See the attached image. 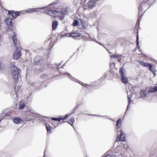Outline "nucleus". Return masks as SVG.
Wrapping results in <instances>:
<instances>
[{
	"instance_id": "31",
	"label": "nucleus",
	"mask_w": 157,
	"mask_h": 157,
	"mask_svg": "<svg viewBox=\"0 0 157 157\" xmlns=\"http://www.w3.org/2000/svg\"><path fill=\"white\" fill-rule=\"evenodd\" d=\"M87 34L88 35H89L90 36V40H93V41H94V42H95L96 43H98L99 44H101V43H98V42L97 40H95L94 38L91 37V36L89 34Z\"/></svg>"
},
{
	"instance_id": "13",
	"label": "nucleus",
	"mask_w": 157,
	"mask_h": 157,
	"mask_svg": "<svg viewBox=\"0 0 157 157\" xmlns=\"http://www.w3.org/2000/svg\"><path fill=\"white\" fill-rule=\"evenodd\" d=\"M120 144L121 145V147H122V151H127L128 148V147L127 145L126 144H123L121 142H120Z\"/></svg>"
},
{
	"instance_id": "37",
	"label": "nucleus",
	"mask_w": 157,
	"mask_h": 157,
	"mask_svg": "<svg viewBox=\"0 0 157 157\" xmlns=\"http://www.w3.org/2000/svg\"><path fill=\"white\" fill-rule=\"evenodd\" d=\"M14 12V11L13 10H9L8 11V14L9 15L11 14L12 16V13H13V12Z\"/></svg>"
},
{
	"instance_id": "19",
	"label": "nucleus",
	"mask_w": 157,
	"mask_h": 157,
	"mask_svg": "<svg viewBox=\"0 0 157 157\" xmlns=\"http://www.w3.org/2000/svg\"><path fill=\"white\" fill-rule=\"evenodd\" d=\"M20 15V13L17 11H14L12 14V17L13 18L15 19L17 18V17Z\"/></svg>"
},
{
	"instance_id": "41",
	"label": "nucleus",
	"mask_w": 157,
	"mask_h": 157,
	"mask_svg": "<svg viewBox=\"0 0 157 157\" xmlns=\"http://www.w3.org/2000/svg\"><path fill=\"white\" fill-rule=\"evenodd\" d=\"M62 63V62H61L60 63H59V64H55V65L56 66H60L61 63Z\"/></svg>"
},
{
	"instance_id": "40",
	"label": "nucleus",
	"mask_w": 157,
	"mask_h": 157,
	"mask_svg": "<svg viewBox=\"0 0 157 157\" xmlns=\"http://www.w3.org/2000/svg\"><path fill=\"white\" fill-rule=\"evenodd\" d=\"M89 115H92V116H98V117H104V116H100V115H90V114H89Z\"/></svg>"
},
{
	"instance_id": "35",
	"label": "nucleus",
	"mask_w": 157,
	"mask_h": 157,
	"mask_svg": "<svg viewBox=\"0 0 157 157\" xmlns=\"http://www.w3.org/2000/svg\"><path fill=\"white\" fill-rule=\"evenodd\" d=\"M70 115H71L70 114H67L65 115L64 117H63V116H62L63 120H65Z\"/></svg>"
},
{
	"instance_id": "4",
	"label": "nucleus",
	"mask_w": 157,
	"mask_h": 157,
	"mask_svg": "<svg viewBox=\"0 0 157 157\" xmlns=\"http://www.w3.org/2000/svg\"><path fill=\"white\" fill-rule=\"evenodd\" d=\"M44 12L48 15H50L52 17H58L60 13L56 10H52L51 9H48L44 10Z\"/></svg>"
},
{
	"instance_id": "50",
	"label": "nucleus",
	"mask_w": 157,
	"mask_h": 157,
	"mask_svg": "<svg viewBox=\"0 0 157 157\" xmlns=\"http://www.w3.org/2000/svg\"><path fill=\"white\" fill-rule=\"evenodd\" d=\"M65 73H63V75H65Z\"/></svg>"
},
{
	"instance_id": "27",
	"label": "nucleus",
	"mask_w": 157,
	"mask_h": 157,
	"mask_svg": "<svg viewBox=\"0 0 157 157\" xmlns=\"http://www.w3.org/2000/svg\"><path fill=\"white\" fill-rule=\"evenodd\" d=\"M101 157H117V155H110L108 154H107L104 156H101Z\"/></svg>"
},
{
	"instance_id": "15",
	"label": "nucleus",
	"mask_w": 157,
	"mask_h": 157,
	"mask_svg": "<svg viewBox=\"0 0 157 157\" xmlns=\"http://www.w3.org/2000/svg\"><path fill=\"white\" fill-rule=\"evenodd\" d=\"M12 19L11 18H8L5 20V22L6 24L8 26H11L12 25Z\"/></svg>"
},
{
	"instance_id": "21",
	"label": "nucleus",
	"mask_w": 157,
	"mask_h": 157,
	"mask_svg": "<svg viewBox=\"0 0 157 157\" xmlns=\"http://www.w3.org/2000/svg\"><path fill=\"white\" fill-rule=\"evenodd\" d=\"M46 126L47 131L48 133L51 132V127L50 124H46Z\"/></svg>"
},
{
	"instance_id": "28",
	"label": "nucleus",
	"mask_w": 157,
	"mask_h": 157,
	"mask_svg": "<svg viewBox=\"0 0 157 157\" xmlns=\"http://www.w3.org/2000/svg\"><path fill=\"white\" fill-rule=\"evenodd\" d=\"M78 105H77L72 110V111H71V112L70 113V115H71V114L74 113L76 111V110L78 109Z\"/></svg>"
},
{
	"instance_id": "46",
	"label": "nucleus",
	"mask_w": 157,
	"mask_h": 157,
	"mask_svg": "<svg viewBox=\"0 0 157 157\" xmlns=\"http://www.w3.org/2000/svg\"><path fill=\"white\" fill-rule=\"evenodd\" d=\"M63 65H63L62 66V68H63Z\"/></svg>"
},
{
	"instance_id": "7",
	"label": "nucleus",
	"mask_w": 157,
	"mask_h": 157,
	"mask_svg": "<svg viewBox=\"0 0 157 157\" xmlns=\"http://www.w3.org/2000/svg\"><path fill=\"white\" fill-rule=\"evenodd\" d=\"M48 6H45L40 8H30L27 10L26 11V12L28 13H31L32 12H37L38 11V10H43L44 9H46L48 8Z\"/></svg>"
},
{
	"instance_id": "24",
	"label": "nucleus",
	"mask_w": 157,
	"mask_h": 157,
	"mask_svg": "<svg viewBox=\"0 0 157 157\" xmlns=\"http://www.w3.org/2000/svg\"><path fill=\"white\" fill-rule=\"evenodd\" d=\"M67 8H62L60 10V13L62 15H63L65 14L67 12Z\"/></svg>"
},
{
	"instance_id": "48",
	"label": "nucleus",
	"mask_w": 157,
	"mask_h": 157,
	"mask_svg": "<svg viewBox=\"0 0 157 157\" xmlns=\"http://www.w3.org/2000/svg\"><path fill=\"white\" fill-rule=\"evenodd\" d=\"M61 68V67H59V68H58V71H59V69L60 68Z\"/></svg>"
},
{
	"instance_id": "22",
	"label": "nucleus",
	"mask_w": 157,
	"mask_h": 157,
	"mask_svg": "<svg viewBox=\"0 0 157 157\" xmlns=\"http://www.w3.org/2000/svg\"><path fill=\"white\" fill-rule=\"evenodd\" d=\"M62 116H60L59 118H55V117H52V120H54L56 121H60L61 120H63Z\"/></svg>"
},
{
	"instance_id": "32",
	"label": "nucleus",
	"mask_w": 157,
	"mask_h": 157,
	"mask_svg": "<svg viewBox=\"0 0 157 157\" xmlns=\"http://www.w3.org/2000/svg\"><path fill=\"white\" fill-rule=\"evenodd\" d=\"M154 90L153 87L152 88V87H150L148 91V93H151L152 92H154Z\"/></svg>"
},
{
	"instance_id": "38",
	"label": "nucleus",
	"mask_w": 157,
	"mask_h": 157,
	"mask_svg": "<svg viewBox=\"0 0 157 157\" xmlns=\"http://www.w3.org/2000/svg\"><path fill=\"white\" fill-rule=\"evenodd\" d=\"M48 77V75L47 74H43L42 76H41V78H44L46 77Z\"/></svg>"
},
{
	"instance_id": "53",
	"label": "nucleus",
	"mask_w": 157,
	"mask_h": 157,
	"mask_svg": "<svg viewBox=\"0 0 157 157\" xmlns=\"http://www.w3.org/2000/svg\"><path fill=\"white\" fill-rule=\"evenodd\" d=\"M126 111H127L126 110ZM126 111H125V113H126Z\"/></svg>"
},
{
	"instance_id": "29",
	"label": "nucleus",
	"mask_w": 157,
	"mask_h": 157,
	"mask_svg": "<svg viewBox=\"0 0 157 157\" xmlns=\"http://www.w3.org/2000/svg\"><path fill=\"white\" fill-rule=\"evenodd\" d=\"M139 36L138 35H137L136 36V45H137V47L139 49L140 47L139 46Z\"/></svg>"
},
{
	"instance_id": "14",
	"label": "nucleus",
	"mask_w": 157,
	"mask_h": 157,
	"mask_svg": "<svg viewBox=\"0 0 157 157\" xmlns=\"http://www.w3.org/2000/svg\"><path fill=\"white\" fill-rule=\"evenodd\" d=\"M141 98L144 99H145L147 96V94L145 90H141L140 92Z\"/></svg>"
},
{
	"instance_id": "10",
	"label": "nucleus",
	"mask_w": 157,
	"mask_h": 157,
	"mask_svg": "<svg viewBox=\"0 0 157 157\" xmlns=\"http://www.w3.org/2000/svg\"><path fill=\"white\" fill-rule=\"evenodd\" d=\"M122 125V121L121 119V118L118 119L117 121L116 126L117 130L118 132L122 131L121 128Z\"/></svg>"
},
{
	"instance_id": "8",
	"label": "nucleus",
	"mask_w": 157,
	"mask_h": 157,
	"mask_svg": "<svg viewBox=\"0 0 157 157\" xmlns=\"http://www.w3.org/2000/svg\"><path fill=\"white\" fill-rule=\"evenodd\" d=\"M42 57L40 56H37L34 59V63L35 65H39L42 63Z\"/></svg>"
},
{
	"instance_id": "9",
	"label": "nucleus",
	"mask_w": 157,
	"mask_h": 157,
	"mask_svg": "<svg viewBox=\"0 0 157 157\" xmlns=\"http://www.w3.org/2000/svg\"><path fill=\"white\" fill-rule=\"evenodd\" d=\"M66 73L67 74V75L70 78L71 80L75 81V82H78L79 83V84H81L82 86H83L85 87L87 85L86 84H84L83 83H82L80 82L79 81L78 79H76L71 76L70 74L69 73H67V72H66Z\"/></svg>"
},
{
	"instance_id": "3",
	"label": "nucleus",
	"mask_w": 157,
	"mask_h": 157,
	"mask_svg": "<svg viewBox=\"0 0 157 157\" xmlns=\"http://www.w3.org/2000/svg\"><path fill=\"white\" fill-rule=\"evenodd\" d=\"M125 70L124 68L121 67L119 70V73L120 76L121 78V80L122 82L126 84L128 82V79L127 78L125 75Z\"/></svg>"
},
{
	"instance_id": "51",
	"label": "nucleus",
	"mask_w": 157,
	"mask_h": 157,
	"mask_svg": "<svg viewBox=\"0 0 157 157\" xmlns=\"http://www.w3.org/2000/svg\"><path fill=\"white\" fill-rule=\"evenodd\" d=\"M53 46V45H52V46H51V48L52 47V46Z\"/></svg>"
},
{
	"instance_id": "30",
	"label": "nucleus",
	"mask_w": 157,
	"mask_h": 157,
	"mask_svg": "<svg viewBox=\"0 0 157 157\" xmlns=\"http://www.w3.org/2000/svg\"><path fill=\"white\" fill-rule=\"evenodd\" d=\"M71 123H70L69 122H67L69 124H71V126H72V124L74 123L75 122V118L74 117H72L71 118L70 120Z\"/></svg>"
},
{
	"instance_id": "17",
	"label": "nucleus",
	"mask_w": 157,
	"mask_h": 157,
	"mask_svg": "<svg viewBox=\"0 0 157 157\" xmlns=\"http://www.w3.org/2000/svg\"><path fill=\"white\" fill-rule=\"evenodd\" d=\"M95 2L94 1H90L87 3L88 6L91 7H93L95 6Z\"/></svg>"
},
{
	"instance_id": "44",
	"label": "nucleus",
	"mask_w": 157,
	"mask_h": 157,
	"mask_svg": "<svg viewBox=\"0 0 157 157\" xmlns=\"http://www.w3.org/2000/svg\"><path fill=\"white\" fill-rule=\"evenodd\" d=\"M64 18V17H60V19L61 20H63V19Z\"/></svg>"
},
{
	"instance_id": "5",
	"label": "nucleus",
	"mask_w": 157,
	"mask_h": 157,
	"mask_svg": "<svg viewBox=\"0 0 157 157\" xmlns=\"http://www.w3.org/2000/svg\"><path fill=\"white\" fill-rule=\"evenodd\" d=\"M121 132L117 138L116 139V140L115 142L116 143L117 142L121 141H125V136L124 133L122 131H120Z\"/></svg>"
},
{
	"instance_id": "25",
	"label": "nucleus",
	"mask_w": 157,
	"mask_h": 157,
	"mask_svg": "<svg viewBox=\"0 0 157 157\" xmlns=\"http://www.w3.org/2000/svg\"><path fill=\"white\" fill-rule=\"evenodd\" d=\"M128 106L126 109V111H127L128 109H129V105L132 101L131 100V98L129 97L128 95Z\"/></svg>"
},
{
	"instance_id": "16",
	"label": "nucleus",
	"mask_w": 157,
	"mask_h": 157,
	"mask_svg": "<svg viewBox=\"0 0 157 157\" xmlns=\"http://www.w3.org/2000/svg\"><path fill=\"white\" fill-rule=\"evenodd\" d=\"M58 25V23L57 21H55L52 23V29L53 30H55Z\"/></svg>"
},
{
	"instance_id": "18",
	"label": "nucleus",
	"mask_w": 157,
	"mask_h": 157,
	"mask_svg": "<svg viewBox=\"0 0 157 157\" xmlns=\"http://www.w3.org/2000/svg\"><path fill=\"white\" fill-rule=\"evenodd\" d=\"M138 62L141 65L145 67H147L150 64L141 61H139Z\"/></svg>"
},
{
	"instance_id": "2",
	"label": "nucleus",
	"mask_w": 157,
	"mask_h": 157,
	"mask_svg": "<svg viewBox=\"0 0 157 157\" xmlns=\"http://www.w3.org/2000/svg\"><path fill=\"white\" fill-rule=\"evenodd\" d=\"M12 72V76L15 81H18L20 77V70L17 68L14 65V63H12L11 67Z\"/></svg>"
},
{
	"instance_id": "26",
	"label": "nucleus",
	"mask_w": 157,
	"mask_h": 157,
	"mask_svg": "<svg viewBox=\"0 0 157 157\" xmlns=\"http://www.w3.org/2000/svg\"><path fill=\"white\" fill-rule=\"evenodd\" d=\"M19 109L20 110L22 109L25 107V105L23 103L20 102L19 105Z\"/></svg>"
},
{
	"instance_id": "6",
	"label": "nucleus",
	"mask_w": 157,
	"mask_h": 157,
	"mask_svg": "<svg viewBox=\"0 0 157 157\" xmlns=\"http://www.w3.org/2000/svg\"><path fill=\"white\" fill-rule=\"evenodd\" d=\"M143 3H141L140 5L139 6V14L138 16V18L137 19V21L136 23V25H139V22L140 21V19L142 16L143 14H142V5Z\"/></svg>"
},
{
	"instance_id": "36",
	"label": "nucleus",
	"mask_w": 157,
	"mask_h": 157,
	"mask_svg": "<svg viewBox=\"0 0 157 157\" xmlns=\"http://www.w3.org/2000/svg\"><path fill=\"white\" fill-rule=\"evenodd\" d=\"M148 67L149 70L151 71H152V69L153 68L152 65L151 64H149V66H148Z\"/></svg>"
},
{
	"instance_id": "23",
	"label": "nucleus",
	"mask_w": 157,
	"mask_h": 157,
	"mask_svg": "<svg viewBox=\"0 0 157 157\" xmlns=\"http://www.w3.org/2000/svg\"><path fill=\"white\" fill-rule=\"evenodd\" d=\"M81 23L82 25L81 28L83 29H85L87 26V24L86 21L83 20L82 21Z\"/></svg>"
},
{
	"instance_id": "11",
	"label": "nucleus",
	"mask_w": 157,
	"mask_h": 157,
	"mask_svg": "<svg viewBox=\"0 0 157 157\" xmlns=\"http://www.w3.org/2000/svg\"><path fill=\"white\" fill-rule=\"evenodd\" d=\"M13 121L14 123L18 124L21 123L23 122V121L19 117H16L13 118Z\"/></svg>"
},
{
	"instance_id": "33",
	"label": "nucleus",
	"mask_w": 157,
	"mask_h": 157,
	"mask_svg": "<svg viewBox=\"0 0 157 157\" xmlns=\"http://www.w3.org/2000/svg\"><path fill=\"white\" fill-rule=\"evenodd\" d=\"M78 21L77 20H75L74 21L73 23V26H77L78 25Z\"/></svg>"
},
{
	"instance_id": "45",
	"label": "nucleus",
	"mask_w": 157,
	"mask_h": 157,
	"mask_svg": "<svg viewBox=\"0 0 157 157\" xmlns=\"http://www.w3.org/2000/svg\"><path fill=\"white\" fill-rule=\"evenodd\" d=\"M55 3H52L51 4H50L49 5V6H51V5H55Z\"/></svg>"
},
{
	"instance_id": "34",
	"label": "nucleus",
	"mask_w": 157,
	"mask_h": 157,
	"mask_svg": "<svg viewBox=\"0 0 157 157\" xmlns=\"http://www.w3.org/2000/svg\"><path fill=\"white\" fill-rule=\"evenodd\" d=\"M28 114L30 116H32L33 117H35V113L32 112H30L28 113Z\"/></svg>"
},
{
	"instance_id": "20",
	"label": "nucleus",
	"mask_w": 157,
	"mask_h": 157,
	"mask_svg": "<svg viewBox=\"0 0 157 157\" xmlns=\"http://www.w3.org/2000/svg\"><path fill=\"white\" fill-rule=\"evenodd\" d=\"M121 155L122 157H130V154L126 151L124 153H121Z\"/></svg>"
},
{
	"instance_id": "42",
	"label": "nucleus",
	"mask_w": 157,
	"mask_h": 157,
	"mask_svg": "<svg viewBox=\"0 0 157 157\" xmlns=\"http://www.w3.org/2000/svg\"><path fill=\"white\" fill-rule=\"evenodd\" d=\"M121 55H119V54H117L116 55V57H117V58H120L121 57Z\"/></svg>"
},
{
	"instance_id": "54",
	"label": "nucleus",
	"mask_w": 157,
	"mask_h": 157,
	"mask_svg": "<svg viewBox=\"0 0 157 157\" xmlns=\"http://www.w3.org/2000/svg\"><path fill=\"white\" fill-rule=\"evenodd\" d=\"M44 156H45V155H44V156H43V157H44Z\"/></svg>"
},
{
	"instance_id": "12",
	"label": "nucleus",
	"mask_w": 157,
	"mask_h": 157,
	"mask_svg": "<svg viewBox=\"0 0 157 157\" xmlns=\"http://www.w3.org/2000/svg\"><path fill=\"white\" fill-rule=\"evenodd\" d=\"M81 34L78 33L72 32L69 33V36L74 37H77L80 36Z\"/></svg>"
},
{
	"instance_id": "52",
	"label": "nucleus",
	"mask_w": 157,
	"mask_h": 157,
	"mask_svg": "<svg viewBox=\"0 0 157 157\" xmlns=\"http://www.w3.org/2000/svg\"><path fill=\"white\" fill-rule=\"evenodd\" d=\"M126 111H127L126 110ZM126 111H125V113H126Z\"/></svg>"
},
{
	"instance_id": "39",
	"label": "nucleus",
	"mask_w": 157,
	"mask_h": 157,
	"mask_svg": "<svg viewBox=\"0 0 157 157\" xmlns=\"http://www.w3.org/2000/svg\"><path fill=\"white\" fill-rule=\"evenodd\" d=\"M153 88L154 92L157 91V86H154Z\"/></svg>"
},
{
	"instance_id": "1",
	"label": "nucleus",
	"mask_w": 157,
	"mask_h": 157,
	"mask_svg": "<svg viewBox=\"0 0 157 157\" xmlns=\"http://www.w3.org/2000/svg\"><path fill=\"white\" fill-rule=\"evenodd\" d=\"M11 39L16 48V50L13 54V57L14 59L17 60L21 56V50H18L20 48V47L17 42L16 35L15 32H13V34L11 36Z\"/></svg>"
},
{
	"instance_id": "47",
	"label": "nucleus",
	"mask_w": 157,
	"mask_h": 157,
	"mask_svg": "<svg viewBox=\"0 0 157 157\" xmlns=\"http://www.w3.org/2000/svg\"><path fill=\"white\" fill-rule=\"evenodd\" d=\"M2 119H0V122L2 120Z\"/></svg>"
},
{
	"instance_id": "49",
	"label": "nucleus",
	"mask_w": 157,
	"mask_h": 157,
	"mask_svg": "<svg viewBox=\"0 0 157 157\" xmlns=\"http://www.w3.org/2000/svg\"><path fill=\"white\" fill-rule=\"evenodd\" d=\"M50 44L52 43V42H50Z\"/></svg>"
},
{
	"instance_id": "43",
	"label": "nucleus",
	"mask_w": 157,
	"mask_h": 157,
	"mask_svg": "<svg viewBox=\"0 0 157 157\" xmlns=\"http://www.w3.org/2000/svg\"><path fill=\"white\" fill-rule=\"evenodd\" d=\"M110 56H111V57L112 58H116V55H115L114 56H113V55H111Z\"/></svg>"
}]
</instances>
